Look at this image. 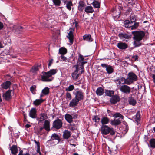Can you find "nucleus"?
<instances>
[{"instance_id":"15","label":"nucleus","mask_w":155,"mask_h":155,"mask_svg":"<svg viewBox=\"0 0 155 155\" xmlns=\"http://www.w3.org/2000/svg\"><path fill=\"white\" fill-rule=\"evenodd\" d=\"M119 37L123 41L125 39H129L131 38V35L121 33L118 35Z\"/></svg>"},{"instance_id":"1","label":"nucleus","mask_w":155,"mask_h":155,"mask_svg":"<svg viewBox=\"0 0 155 155\" xmlns=\"http://www.w3.org/2000/svg\"><path fill=\"white\" fill-rule=\"evenodd\" d=\"M132 34L134 35L133 44L134 46L137 47L141 45L140 41L145 36V33L142 31H132Z\"/></svg>"},{"instance_id":"53","label":"nucleus","mask_w":155,"mask_h":155,"mask_svg":"<svg viewBox=\"0 0 155 155\" xmlns=\"http://www.w3.org/2000/svg\"><path fill=\"white\" fill-rule=\"evenodd\" d=\"M67 98L69 100L71 99V96L70 93L67 92L66 94Z\"/></svg>"},{"instance_id":"18","label":"nucleus","mask_w":155,"mask_h":155,"mask_svg":"<svg viewBox=\"0 0 155 155\" xmlns=\"http://www.w3.org/2000/svg\"><path fill=\"white\" fill-rule=\"evenodd\" d=\"M36 110L35 108H32L29 113L30 116L32 118H35L36 117Z\"/></svg>"},{"instance_id":"9","label":"nucleus","mask_w":155,"mask_h":155,"mask_svg":"<svg viewBox=\"0 0 155 155\" xmlns=\"http://www.w3.org/2000/svg\"><path fill=\"white\" fill-rule=\"evenodd\" d=\"M63 123L62 121L58 119L54 121L52 124V127L55 129H58L60 128L62 126Z\"/></svg>"},{"instance_id":"5","label":"nucleus","mask_w":155,"mask_h":155,"mask_svg":"<svg viewBox=\"0 0 155 155\" xmlns=\"http://www.w3.org/2000/svg\"><path fill=\"white\" fill-rule=\"evenodd\" d=\"M74 67L76 68V70H75L74 72L72 73L71 76L73 79L76 81L78 79L79 75L81 73V72H79L80 69V68H78V65H74ZM80 72H81V71Z\"/></svg>"},{"instance_id":"60","label":"nucleus","mask_w":155,"mask_h":155,"mask_svg":"<svg viewBox=\"0 0 155 155\" xmlns=\"http://www.w3.org/2000/svg\"><path fill=\"white\" fill-rule=\"evenodd\" d=\"M153 82L155 84V74H153L152 76Z\"/></svg>"},{"instance_id":"17","label":"nucleus","mask_w":155,"mask_h":155,"mask_svg":"<svg viewBox=\"0 0 155 155\" xmlns=\"http://www.w3.org/2000/svg\"><path fill=\"white\" fill-rule=\"evenodd\" d=\"M104 92V89L101 87H98L96 91V94L97 95H102Z\"/></svg>"},{"instance_id":"26","label":"nucleus","mask_w":155,"mask_h":155,"mask_svg":"<svg viewBox=\"0 0 155 155\" xmlns=\"http://www.w3.org/2000/svg\"><path fill=\"white\" fill-rule=\"evenodd\" d=\"M10 150L12 154L16 155L18 153V149L15 146H12L10 148Z\"/></svg>"},{"instance_id":"62","label":"nucleus","mask_w":155,"mask_h":155,"mask_svg":"<svg viewBox=\"0 0 155 155\" xmlns=\"http://www.w3.org/2000/svg\"><path fill=\"white\" fill-rule=\"evenodd\" d=\"M40 147H37V149L36 150L37 152L38 153V152L40 151Z\"/></svg>"},{"instance_id":"21","label":"nucleus","mask_w":155,"mask_h":155,"mask_svg":"<svg viewBox=\"0 0 155 155\" xmlns=\"http://www.w3.org/2000/svg\"><path fill=\"white\" fill-rule=\"evenodd\" d=\"M116 82L117 84H126L127 81V79H125L124 78H120L116 80Z\"/></svg>"},{"instance_id":"3","label":"nucleus","mask_w":155,"mask_h":155,"mask_svg":"<svg viewBox=\"0 0 155 155\" xmlns=\"http://www.w3.org/2000/svg\"><path fill=\"white\" fill-rule=\"evenodd\" d=\"M101 132L102 134L107 135L109 133L111 135H113L115 134V132L114 129L112 127H110L108 126L102 125L101 128Z\"/></svg>"},{"instance_id":"12","label":"nucleus","mask_w":155,"mask_h":155,"mask_svg":"<svg viewBox=\"0 0 155 155\" xmlns=\"http://www.w3.org/2000/svg\"><path fill=\"white\" fill-rule=\"evenodd\" d=\"M73 30L72 28H70L68 30V35L67 36V37L68 38L70 42L72 44L73 41V37L74 36L73 35Z\"/></svg>"},{"instance_id":"63","label":"nucleus","mask_w":155,"mask_h":155,"mask_svg":"<svg viewBox=\"0 0 155 155\" xmlns=\"http://www.w3.org/2000/svg\"><path fill=\"white\" fill-rule=\"evenodd\" d=\"M43 128H44V127H40L39 130V132H40L43 129Z\"/></svg>"},{"instance_id":"50","label":"nucleus","mask_w":155,"mask_h":155,"mask_svg":"<svg viewBox=\"0 0 155 155\" xmlns=\"http://www.w3.org/2000/svg\"><path fill=\"white\" fill-rule=\"evenodd\" d=\"M18 155H30L28 153H23V150H20Z\"/></svg>"},{"instance_id":"59","label":"nucleus","mask_w":155,"mask_h":155,"mask_svg":"<svg viewBox=\"0 0 155 155\" xmlns=\"http://www.w3.org/2000/svg\"><path fill=\"white\" fill-rule=\"evenodd\" d=\"M138 56L137 55H135L132 57L133 59H134L135 61H136L138 60Z\"/></svg>"},{"instance_id":"55","label":"nucleus","mask_w":155,"mask_h":155,"mask_svg":"<svg viewBox=\"0 0 155 155\" xmlns=\"http://www.w3.org/2000/svg\"><path fill=\"white\" fill-rule=\"evenodd\" d=\"M93 120H95V122H98L100 120V118L97 116H95L94 118L93 119Z\"/></svg>"},{"instance_id":"45","label":"nucleus","mask_w":155,"mask_h":155,"mask_svg":"<svg viewBox=\"0 0 155 155\" xmlns=\"http://www.w3.org/2000/svg\"><path fill=\"white\" fill-rule=\"evenodd\" d=\"M46 115L45 114H41L40 115V120L39 121V122H41L43 121L45 118V117Z\"/></svg>"},{"instance_id":"32","label":"nucleus","mask_w":155,"mask_h":155,"mask_svg":"<svg viewBox=\"0 0 155 155\" xmlns=\"http://www.w3.org/2000/svg\"><path fill=\"white\" fill-rule=\"evenodd\" d=\"M105 93L106 95L108 96L111 97L114 94V91L111 90H106L105 91Z\"/></svg>"},{"instance_id":"25","label":"nucleus","mask_w":155,"mask_h":155,"mask_svg":"<svg viewBox=\"0 0 155 155\" xmlns=\"http://www.w3.org/2000/svg\"><path fill=\"white\" fill-rule=\"evenodd\" d=\"M11 82L9 81H7L3 83L2 85L3 88L5 89H7L9 88L11 84Z\"/></svg>"},{"instance_id":"41","label":"nucleus","mask_w":155,"mask_h":155,"mask_svg":"<svg viewBox=\"0 0 155 155\" xmlns=\"http://www.w3.org/2000/svg\"><path fill=\"white\" fill-rule=\"evenodd\" d=\"M129 103L130 104L134 105L136 103V101L132 98H130L129 99Z\"/></svg>"},{"instance_id":"47","label":"nucleus","mask_w":155,"mask_h":155,"mask_svg":"<svg viewBox=\"0 0 155 155\" xmlns=\"http://www.w3.org/2000/svg\"><path fill=\"white\" fill-rule=\"evenodd\" d=\"M74 88V86L73 85H70L66 89V90L68 91H71Z\"/></svg>"},{"instance_id":"44","label":"nucleus","mask_w":155,"mask_h":155,"mask_svg":"<svg viewBox=\"0 0 155 155\" xmlns=\"http://www.w3.org/2000/svg\"><path fill=\"white\" fill-rule=\"evenodd\" d=\"M87 61H83L82 62H81V64L82 65V66L80 67L79 68H80V69L81 70V73H83L84 71V69L83 67V65L85 63H87Z\"/></svg>"},{"instance_id":"42","label":"nucleus","mask_w":155,"mask_h":155,"mask_svg":"<svg viewBox=\"0 0 155 155\" xmlns=\"http://www.w3.org/2000/svg\"><path fill=\"white\" fill-rule=\"evenodd\" d=\"M135 120L137 122H138L139 121H140V115L139 113L138 112L136 113L135 116Z\"/></svg>"},{"instance_id":"30","label":"nucleus","mask_w":155,"mask_h":155,"mask_svg":"<svg viewBox=\"0 0 155 155\" xmlns=\"http://www.w3.org/2000/svg\"><path fill=\"white\" fill-rule=\"evenodd\" d=\"M43 100L42 99H36L33 101V104L35 106H38L43 102Z\"/></svg>"},{"instance_id":"37","label":"nucleus","mask_w":155,"mask_h":155,"mask_svg":"<svg viewBox=\"0 0 155 155\" xmlns=\"http://www.w3.org/2000/svg\"><path fill=\"white\" fill-rule=\"evenodd\" d=\"M113 117L115 118L120 117V119H121L122 120L124 118L123 116L119 113H115L113 115Z\"/></svg>"},{"instance_id":"33","label":"nucleus","mask_w":155,"mask_h":155,"mask_svg":"<svg viewBox=\"0 0 155 155\" xmlns=\"http://www.w3.org/2000/svg\"><path fill=\"white\" fill-rule=\"evenodd\" d=\"M92 4L95 8H100V3L97 1H94L93 2Z\"/></svg>"},{"instance_id":"54","label":"nucleus","mask_w":155,"mask_h":155,"mask_svg":"<svg viewBox=\"0 0 155 155\" xmlns=\"http://www.w3.org/2000/svg\"><path fill=\"white\" fill-rule=\"evenodd\" d=\"M84 58L83 56L81 54H80L79 56V57L78 58V60L79 61H84Z\"/></svg>"},{"instance_id":"31","label":"nucleus","mask_w":155,"mask_h":155,"mask_svg":"<svg viewBox=\"0 0 155 155\" xmlns=\"http://www.w3.org/2000/svg\"><path fill=\"white\" fill-rule=\"evenodd\" d=\"M24 28L23 27L20 26L17 28L15 30V29H13V31L15 32V33L17 34H18L21 33L22 32V30Z\"/></svg>"},{"instance_id":"6","label":"nucleus","mask_w":155,"mask_h":155,"mask_svg":"<svg viewBox=\"0 0 155 155\" xmlns=\"http://www.w3.org/2000/svg\"><path fill=\"white\" fill-rule=\"evenodd\" d=\"M74 94L75 96L74 98L78 101L82 100L84 99V93L81 90H76Z\"/></svg>"},{"instance_id":"19","label":"nucleus","mask_w":155,"mask_h":155,"mask_svg":"<svg viewBox=\"0 0 155 155\" xmlns=\"http://www.w3.org/2000/svg\"><path fill=\"white\" fill-rule=\"evenodd\" d=\"M71 135L70 132L68 130H65L63 132V137L65 139H68L71 137Z\"/></svg>"},{"instance_id":"48","label":"nucleus","mask_w":155,"mask_h":155,"mask_svg":"<svg viewBox=\"0 0 155 155\" xmlns=\"http://www.w3.org/2000/svg\"><path fill=\"white\" fill-rule=\"evenodd\" d=\"M54 3L56 5H60L61 3V0H53Z\"/></svg>"},{"instance_id":"28","label":"nucleus","mask_w":155,"mask_h":155,"mask_svg":"<svg viewBox=\"0 0 155 155\" xmlns=\"http://www.w3.org/2000/svg\"><path fill=\"white\" fill-rule=\"evenodd\" d=\"M121 120H120V119H114L112 121L111 123V124L114 125H117L120 124L121 123Z\"/></svg>"},{"instance_id":"35","label":"nucleus","mask_w":155,"mask_h":155,"mask_svg":"<svg viewBox=\"0 0 155 155\" xmlns=\"http://www.w3.org/2000/svg\"><path fill=\"white\" fill-rule=\"evenodd\" d=\"M49 88L47 87H45L42 91V93L45 95L48 94H49Z\"/></svg>"},{"instance_id":"16","label":"nucleus","mask_w":155,"mask_h":155,"mask_svg":"<svg viewBox=\"0 0 155 155\" xmlns=\"http://www.w3.org/2000/svg\"><path fill=\"white\" fill-rule=\"evenodd\" d=\"M50 121L48 120H45L44 121L43 126L44 128L47 131H49L50 130Z\"/></svg>"},{"instance_id":"39","label":"nucleus","mask_w":155,"mask_h":155,"mask_svg":"<svg viewBox=\"0 0 155 155\" xmlns=\"http://www.w3.org/2000/svg\"><path fill=\"white\" fill-rule=\"evenodd\" d=\"M149 142L150 147L153 148H155V139H151L150 140Z\"/></svg>"},{"instance_id":"23","label":"nucleus","mask_w":155,"mask_h":155,"mask_svg":"<svg viewBox=\"0 0 155 155\" xmlns=\"http://www.w3.org/2000/svg\"><path fill=\"white\" fill-rule=\"evenodd\" d=\"M40 67V66L37 65L33 66L31 69V72L34 74H36L37 72L39 70V68Z\"/></svg>"},{"instance_id":"24","label":"nucleus","mask_w":155,"mask_h":155,"mask_svg":"<svg viewBox=\"0 0 155 155\" xmlns=\"http://www.w3.org/2000/svg\"><path fill=\"white\" fill-rule=\"evenodd\" d=\"M94 11L92 6H88L86 7L85 8V11L87 13H92Z\"/></svg>"},{"instance_id":"11","label":"nucleus","mask_w":155,"mask_h":155,"mask_svg":"<svg viewBox=\"0 0 155 155\" xmlns=\"http://www.w3.org/2000/svg\"><path fill=\"white\" fill-rule=\"evenodd\" d=\"M12 90H8L3 94V97L5 100L8 101L11 98V94Z\"/></svg>"},{"instance_id":"52","label":"nucleus","mask_w":155,"mask_h":155,"mask_svg":"<svg viewBox=\"0 0 155 155\" xmlns=\"http://www.w3.org/2000/svg\"><path fill=\"white\" fill-rule=\"evenodd\" d=\"M136 2L137 1L136 0H131L129 2V5H134L136 3Z\"/></svg>"},{"instance_id":"57","label":"nucleus","mask_w":155,"mask_h":155,"mask_svg":"<svg viewBox=\"0 0 155 155\" xmlns=\"http://www.w3.org/2000/svg\"><path fill=\"white\" fill-rule=\"evenodd\" d=\"M34 141L35 144L37 145V147H40V143L38 141H37L36 140H34Z\"/></svg>"},{"instance_id":"64","label":"nucleus","mask_w":155,"mask_h":155,"mask_svg":"<svg viewBox=\"0 0 155 155\" xmlns=\"http://www.w3.org/2000/svg\"><path fill=\"white\" fill-rule=\"evenodd\" d=\"M30 126H31L30 125L27 124L25 125V127L26 128H29L30 127Z\"/></svg>"},{"instance_id":"27","label":"nucleus","mask_w":155,"mask_h":155,"mask_svg":"<svg viewBox=\"0 0 155 155\" xmlns=\"http://www.w3.org/2000/svg\"><path fill=\"white\" fill-rule=\"evenodd\" d=\"M109 121V119L108 118L105 117H103L101 120L102 124L103 125L107 124Z\"/></svg>"},{"instance_id":"7","label":"nucleus","mask_w":155,"mask_h":155,"mask_svg":"<svg viewBox=\"0 0 155 155\" xmlns=\"http://www.w3.org/2000/svg\"><path fill=\"white\" fill-rule=\"evenodd\" d=\"M119 89L122 92L127 94H129L131 90V88L126 85H121Z\"/></svg>"},{"instance_id":"40","label":"nucleus","mask_w":155,"mask_h":155,"mask_svg":"<svg viewBox=\"0 0 155 155\" xmlns=\"http://www.w3.org/2000/svg\"><path fill=\"white\" fill-rule=\"evenodd\" d=\"M51 139L52 140H59V137L58 135L55 133L53 134L51 137Z\"/></svg>"},{"instance_id":"58","label":"nucleus","mask_w":155,"mask_h":155,"mask_svg":"<svg viewBox=\"0 0 155 155\" xmlns=\"http://www.w3.org/2000/svg\"><path fill=\"white\" fill-rule=\"evenodd\" d=\"M53 59H51V60H50L49 64H48V66L49 67L50 66H51V64L53 63Z\"/></svg>"},{"instance_id":"22","label":"nucleus","mask_w":155,"mask_h":155,"mask_svg":"<svg viewBox=\"0 0 155 155\" xmlns=\"http://www.w3.org/2000/svg\"><path fill=\"white\" fill-rule=\"evenodd\" d=\"M117 46L119 49H125L127 47V45L126 44L123 42L118 43Z\"/></svg>"},{"instance_id":"20","label":"nucleus","mask_w":155,"mask_h":155,"mask_svg":"<svg viewBox=\"0 0 155 155\" xmlns=\"http://www.w3.org/2000/svg\"><path fill=\"white\" fill-rule=\"evenodd\" d=\"M78 10L82 12L85 7V4L84 2L82 1H80L78 3Z\"/></svg>"},{"instance_id":"8","label":"nucleus","mask_w":155,"mask_h":155,"mask_svg":"<svg viewBox=\"0 0 155 155\" xmlns=\"http://www.w3.org/2000/svg\"><path fill=\"white\" fill-rule=\"evenodd\" d=\"M65 118L68 123H71L73 121V119L77 118V115L76 114H72L71 115L67 114L65 115Z\"/></svg>"},{"instance_id":"51","label":"nucleus","mask_w":155,"mask_h":155,"mask_svg":"<svg viewBox=\"0 0 155 155\" xmlns=\"http://www.w3.org/2000/svg\"><path fill=\"white\" fill-rule=\"evenodd\" d=\"M136 20V18L134 16H131L130 17V22L131 23L134 22Z\"/></svg>"},{"instance_id":"2","label":"nucleus","mask_w":155,"mask_h":155,"mask_svg":"<svg viewBox=\"0 0 155 155\" xmlns=\"http://www.w3.org/2000/svg\"><path fill=\"white\" fill-rule=\"evenodd\" d=\"M57 72V70L55 69H51L47 72H42L40 75L42 80L46 82L52 81V78H51L52 75L55 74Z\"/></svg>"},{"instance_id":"56","label":"nucleus","mask_w":155,"mask_h":155,"mask_svg":"<svg viewBox=\"0 0 155 155\" xmlns=\"http://www.w3.org/2000/svg\"><path fill=\"white\" fill-rule=\"evenodd\" d=\"M61 58L63 61H65L67 59L66 58L64 55H61Z\"/></svg>"},{"instance_id":"61","label":"nucleus","mask_w":155,"mask_h":155,"mask_svg":"<svg viewBox=\"0 0 155 155\" xmlns=\"http://www.w3.org/2000/svg\"><path fill=\"white\" fill-rule=\"evenodd\" d=\"M3 25L2 23L0 22V30L3 28Z\"/></svg>"},{"instance_id":"13","label":"nucleus","mask_w":155,"mask_h":155,"mask_svg":"<svg viewBox=\"0 0 155 155\" xmlns=\"http://www.w3.org/2000/svg\"><path fill=\"white\" fill-rule=\"evenodd\" d=\"M120 100L119 97L117 95L113 96L110 99V101L112 104H115Z\"/></svg>"},{"instance_id":"38","label":"nucleus","mask_w":155,"mask_h":155,"mask_svg":"<svg viewBox=\"0 0 155 155\" xmlns=\"http://www.w3.org/2000/svg\"><path fill=\"white\" fill-rule=\"evenodd\" d=\"M67 49L65 48H61L59 50V53L62 54V55L65 54L67 53Z\"/></svg>"},{"instance_id":"4","label":"nucleus","mask_w":155,"mask_h":155,"mask_svg":"<svg viewBox=\"0 0 155 155\" xmlns=\"http://www.w3.org/2000/svg\"><path fill=\"white\" fill-rule=\"evenodd\" d=\"M128 76V77L127 78V84L129 85L137 79V76L133 72L129 73Z\"/></svg>"},{"instance_id":"29","label":"nucleus","mask_w":155,"mask_h":155,"mask_svg":"<svg viewBox=\"0 0 155 155\" xmlns=\"http://www.w3.org/2000/svg\"><path fill=\"white\" fill-rule=\"evenodd\" d=\"M84 40H86L89 41H92L91 36L90 35H85L83 37Z\"/></svg>"},{"instance_id":"49","label":"nucleus","mask_w":155,"mask_h":155,"mask_svg":"<svg viewBox=\"0 0 155 155\" xmlns=\"http://www.w3.org/2000/svg\"><path fill=\"white\" fill-rule=\"evenodd\" d=\"M36 86H32L30 87V90L31 91L33 94H35V92H34L36 90Z\"/></svg>"},{"instance_id":"36","label":"nucleus","mask_w":155,"mask_h":155,"mask_svg":"<svg viewBox=\"0 0 155 155\" xmlns=\"http://www.w3.org/2000/svg\"><path fill=\"white\" fill-rule=\"evenodd\" d=\"M124 23L125 25V26L126 27L131 28V25H131V23L129 20H126L124 21Z\"/></svg>"},{"instance_id":"10","label":"nucleus","mask_w":155,"mask_h":155,"mask_svg":"<svg viewBox=\"0 0 155 155\" xmlns=\"http://www.w3.org/2000/svg\"><path fill=\"white\" fill-rule=\"evenodd\" d=\"M101 66L102 67L106 68V71L108 74H110L114 72V69L112 66L106 64H101Z\"/></svg>"},{"instance_id":"43","label":"nucleus","mask_w":155,"mask_h":155,"mask_svg":"<svg viewBox=\"0 0 155 155\" xmlns=\"http://www.w3.org/2000/svg\"><path fill=\"white\" fill-rule=\"evenodd\" d=\"M51 22V20H46L44 21V25L45 27H47L48 26H50V23Z\"/></svg>"},{"instance_id":"34","label":"nucleus","mask_w":155,"mask_h":155,"mask_svg":"<svg viewBox=\"0 0 155 155\" xmlns=\"http://www.w3.org/2000/svg\"><path fill=\"white\" fill-rule=\"evenodd\" d=\"M66 4V7L69 10H71V6L73 5L72 2L71 1H67Z\"/></svg>"},{"instance_id":"46","label":"nucleus","mask_w":155,"mask_h":155,"mask_svg":"<svg viewBox=\"0 0 155 155\" xmlns=\"http://www.w3.org/2000/svg\"><path fill=\"white\" fill-rule=\"evenodd\" d=\"M139 26V23L136 22L134 23V25H131V29L133 30L137 28Z\"/></svg>"},{"instance_id":"14","label":"nucleus","mask_w":155,"mask_h":155,"mask_svg":"<svg viewBox=\"0 0 155 155\" xmlns=\"http://www.w3.org/2000/svg\"><path fill=\"white\" fill-rule=\"evenodd\" d=\"M79 102V101L78 100L75 98H74L70 101L69 104V106L71 107H74L78 105V104Z\"/></svg>"}]
</instances>
